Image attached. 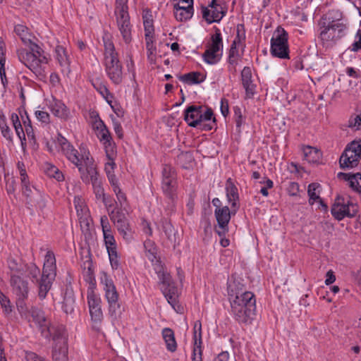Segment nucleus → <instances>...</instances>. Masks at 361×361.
Segmentation results:
<instances>
[{
    "mask_svg": "<svg viewBox=\"0 0 361 361\" xmlns=\"http://www.w3.org/2000/svg\"><path fill=\"white\" fill-rule=\"evenodd\" d=\"M57 142L63 154L78 169L82 181L85 184L91 183L93 192L97 200H102L106 204V198L102 183L99 177L94 161L89 151L80 149L81 153L74 148L68 140L61 134L58 135Z\"/></svg>",
    "mask_w": 361,
    "mask_h": 361,
    "instance_id": "1",
    "label": "nucleus"
},
{
    "mask_svg": "<svg viewBox=\"0 0 361 361\" xmlns=\"http://www.w3.org/2000/svg\"><path fill=\"white\" fill-rule=\"evenodd\" d=\"M145 256L152 262L154 269L158 276L161 290L164 295L168 302L175 308L178 304V288L172 281L171 275L164 271V267L161 264L160 258L157 257V248L150 240L144 243Z\"/></svg>",
    "mask_w": 361,
    "mask_h": 361,
    "instance_id": "2",
    "label": "nucleus"
},
{
    "mask_svg": "<svg viewBox=\"0 0 361 361\" xmlns=\"http://www.w3.org/2000/svg\"><path fill=\"white\" fill-rule=\"evenodd\" d=\"M229 295H235V298L231 302V306L235 320L240 324H251L256 312V299L254 293L250 291L234 292L231 289Z\"/></svg>",
    "mask_w": 361,
    "mask_h": 361,
    "instance_id": "3",
    "label": "nucleus"
},
{
    "mask_svg": "<svg viewBox=\"0 0 361 361\" xmlns=\"http://www.w3.org/2000/svg\"><path fill=\"white\" fill-rule=\"evenodd\" d=\"M30 44V51L21 49L18 51V59L38 80L45 81L47 78L45 65L48 63V58L44 51L38 44L35 43Z\"/></svg>",
    "mask_w": 361,
    "mask_h": 361,
    "instance_id": "4",
    "label": "nucleus"
},
{
    "mask_svg": "<svg viewBox=\"0 0 361 361\" xmlns=\"http://www.w3.org/2000/svg\"><path fill=\"white\" fill-rule=\"evenodd\" d=\"M184 120L188 125L201 130L209 131L216 128L213 110L202 105H190L184 111Z\"/></svg>",
    "mask_w": 361,
    "mask_h": 361,
    "instance_id": "5",
    "label": "nucleus"
},
{
    "mask_svg": "<svg viewBox=\"0 0 361 361\" xmlns=\"http://www.w3.org/2000/svg\"><path fill=\"white\" fill-rule=\"evenodd\" d=\"M104 47V67L109 80L115 85L123 82V73L118 54L116 51L113 42L109 38H103Z\"/></svg>",
    "mask_w": 361,
    "mask_h": 361,
    "instance_id": "6",
    "label": "nucleus"
},
{
    "mask_svg": "<svg viewBox=\"0 0 361 361\" xmlns=\"http://www.w3.org/2000/svg\"><path fill=\"white\" fill-rule=\"evenodd\" d=\"M56 275V257L53 251L48 250L44 258L42 276L39 284V298L43 300L49 291Z\"/></svg>",
    "mask_w": 361,
    "mask_h": 361,
    "instance_id": "7",
    "label": "nucleus"
},
{
    "mask_svg": "<svg viewBox=\"0 0 361 361\" xmlns=\"http://www.w3.org/2000/svg\"><path fill=\"white\" fill-rule=\"evenodd\" d=\"M128 0H116L115 15L118 28L126 44L132 40L130 16L128 13Z\"/></svg>",
    "mask_w": 361,
    "mask_h": 361,
    "instance_id": "8",
    "label": "nucleus"
},
{
    "mask_svg": "<svg viewBox=\"0 0 361 361\" xmlns=\"http://www.w3.org/2000/svg\"><path fill=\"white\" fill-rule=\"evenodd\" d=\"M288 34L285 29L278 26L271 39L270 52L274 57L289 59Z\"/></svg>",
    "mask_w": 361,
    "mask_h": 361,
    "instance_id": "9",
    "label": "nucleus"
},
{
    "mask_svg": "<svg viewBox=\"0 0 361 361\" xmlns=\"http://www.w3.org/2000/svg\"><path fill=\"white\" fill-rule=\"evenodd\" d=\"M101 282L104 286L105 298L109 304V314L111 317H116L121 314V310L116 286L106 274L101 278Z\"/></svg>",
    "mask_w": 361,
    "mask_h": 361,
    "instance_id": "10",
    "label": "nucleus"
},
{
    "mask_svg": "<svg viewBox=\"0 0 361 361\" xmlns=\"http://www.w3.org/2000/svg\"><path fill=\"white\" fill-rule=\"evenodd\" d=\"M361 159V140L352 141L342 153L339 164L343 169L357 166Z\"/></svg>",
    "mask_w": 361,
    "mask_h": 361,
    "instance_id": "11",
    "label": "nucleus"
},
{
    "mask_svg": "<svg viewBox=\"0 0 361 361\" xmlns=\"http://www.w3.org/2000/svg\"><path fill=\"white\" fill-rule=\"evenodd\" d=\"M346 28L345 24L340 21L332 20L327 25H323L320 32V39L324 45L335 42L344 35Z\"/></svg>",
    "mask_w": 361,
    "mask_h": 361,
    "instance_id": "12",
    "label": "nucleus"
},
{
    "mask_svg": "<svg viewBox=\"0 0 361 361\" xmlns=\"http://www.w3.org/2000/svg\"><path fill=\"white\" fill-rule=\"evenodd\" d=\"M42 336L47 339L51 338L54 346L68 345V335L63 324L51 323L48 327L42 329Z\"/></svg>",
    "mask_w": 361,
    "mask_h": 361,
    "instance_id": "13",
    "label": "nucleus"
},
{
    "mask_svg": "<svg viewBox=\"0 0 361 361\" xmlns=\"http://www.w3.org/2000/svg\"><path fill=\"white\" fill-rule=\"evenodd\" d=\"M235 214L233 212V207H231L229 209L228 206H224L221 209H215L214 215L218 225L215 227L214 231L219 237L224 236L228 233V223L231 215H235Z\"/></svg>",
    "mask_w": 361,
    "mask_h": 361,
    "instance_id": "14",
    "label": "nucleus"
},
{
    "mask_svg": "<svg viewBox=\"0 0 361 361\" xmlns=\"http://www.w3.org/2000/svg\"><path fill=\"white\" fill-rule=\"evenodd\" d=\"M161 231V238H164V243L167 247L172 246L175 248L178 244V232L172 225L171 220L168 218L163 217L159 225Z\"/></svg>",
    "mask_w": 361,
    "mask_h": 361,
    "instance_id": "15",
    "label": "nucleus"
},
{
    "mask_svg": "<svg viewBox=\"0 0 361 361\" xmlns=\"http://www.w3.org/2000/svg\"><path fill=\"white\" fill-rule=\"evenodd\" d=\"M87 298L92 321L100 323L103 319L100 298L91 289L87 290Z\"/></svg>",
    "mask_w": 361,
    "mask_h": 361,
    "instance_id": "16",
    "label": "nucleus"
},
{
    "mask_svg": "<svg viewBox=\"0 0 361 361\" xmlns=\"http://www.w3.org/2000/svg\"><path fill=\"white\" fill-rule=\"evenodd\" d=\"M10 284L12 288V291L16 297H28V282L20 276L11 274Z\"/></svg>",
    "mask_w": 361,
    "mask_h": 361,
    "instance_id": "17",
    "label": "nucleus"
},
{
    "mask_svg": "<svg viewBox=\"0 0 361 361\" xmlns=\"http://www.w3.org/2000/svg\"><path fill=\"white\" fill-rule=\"evenodd\" d=\"M212 9L210 11L207 6H201L202 18L209 24L214 22L219 23L226 13V8L221 5Z\"/></svg>",
    "mask_w": 361,
    "mask_h": 361,
    "instance_id": "18",
    "label": "nucleus"
},
{
    "mask_svg": "<svg viewBox=\"0 0 361 361\" xmlns=\"http://www.w3.org/2000/svg\"><path fill=\"white\" fill-rule=\"evenodd\" d=\"M225 189L227 200L233 207V212L236 213L240 208L239 195L238 188L231 178L226 180Z\"/></svg>",
    "mask_w": 361,
    "mask_h": 361,
    "instance_id": "19",
    "label": "nucleus"
},
{
    "mask_svg": "<svg viewBox=\"0 0 361 361\" xmlns=\"http://www.w3.org/2000/svg\"><path fill=\"white\" fill-rule=\"evenodd\" d=\"M242 85L245 88L246 96L248 98H252L256 93V85L253 83L251 68L245 66L241 71Z\"/></svg>",
    "mask_w": 361,
    "mask_h": 361,
    "instance_id": "20",
    "label": "nucleus"
},
{
    "mask_svg": "<svg viewBox=\"0 0 361 361\" xmlns=\"http://www.w3.org/2000/svg\"><path fill=\"white\" fill-rule=\"evenodd\" d=\"M33 195L30 200L26 201L27 208L31 211V214L35 209L42 212L47 205L45 196L36 188H34Z\"/></svg>",
    "mask_w": 361,
    "mask_h": 361,
    "instance_id": "21",
    "label": "nucleus"
},
{
    "mask_svg": "<svg viewBox=\"0 0 361 361\" xmlns=\"http://www.w3.org/2000/svg\"><path fill=\"white\" fill-rule=\"evenodd\" d=\"M331 212L332 216L338 221H341L345 216H348L346 202L344 201L343 197L340 196L336 197L334 204L331 207Z\"/></svg>",
    "mask_w": 361,
    "mask_h": 361,
    "instance_id": "22",
    "label": "nucleus"
},
{
    "mask_svg": "<svg viewBox=\"0 0 361 361\" xmlns=\"http://www.w3.org/2000/svg\"><path fill=\"white\" fill-rule=\"evenodd\" d=\"M75 299L72 288L67 287L63 294L62 309L66 314H71L74 311Z\"/></svg>",
    "mask_w": 361,
    "mask_h": 361,
    "instance_id": "23",
    "label": "nucleus"
},
{
    "mask_svg": "<svg viewBox=\"0 0 361 361\" xmlns=\"http://www.w3.org/2000/svg\"><path fill=\"white\" fill-rule=\"evenodd\" d=\"M30 315L33 321L37 324L40 331L42 332V329H45L49 326L51 322L47 320L44 312L35 307H32L30 310Z\"/></svg>",
    "mask_w": 361,
    "mask_h": 361,
    "instance_id": "24",
    "label": "nucleus"
},
{
    "mask_svg": "<svg viewBox=\"0 0 361 361\" xmlns=\"http://www.w3.org/2000/svg\"><path fill=\"white\" fill-rule=\"evenodd\" d=\"M321 185L317 183H312L308 185L307 194L309 196V203L312 205L315 201H319L322 207L327 209V205L324 203L323 200L319 196V188Z\"/></svg>",
    "mask_w": 361,
    "mask_h": 361,
    "instance_id": "25",
    "label": "nucleus"
},
{
    "mask_svg": "<svg viewBox=\"0 0 361 361\" xmlns=\"http://www.w3.org/2000/svg\"><path fill=\"white\" fill-rule=\"evenodd\" d=\"M161 334L165 342L166 349L171 353L175 352L177 349V343L173 331L170 328H164L162 330Z\"/></svg>",
    "mask_w": 361,
    "mask_h": 361,
    "instance_id": "26",
    "label": "nucleus"
},
{
    "mask_svg": "<svg viewBox=\"0 0 361 361\" xmlns=\"http://www.w3.org/2000/svg\"><path fill=\"white\" fill-rule=\"evenodd\" d=\"M97 128L100 130V140L104 141V144L105 145L106 150L109 149V148L112 149L111 145V137L110 133L106 128L104 123L99 118V121H96Z\"/></svg>",
    "mask_w": 361,
    "mask_h": 361,
    "instance_id": "27",
    "label": "nucleus"
},
{
    "mask_svg": "<svg viewBox=\"0 0 361 361\" xmlns=\"http://www.w3.org/2000/svg\"><path fill=\"white\" fill-rule=\"evenodd\" d=\"M215 33L211 36V43L207 46V49L221 52L223 49V39L220 30L214 27Z\"/></svg>",
    "mask_w": 361,
    "mask_h": 361,
    "instance_id": "28",
    "label": "nucleus"
},
{
    "mask_svg": "<svg viewBox=\"0 0 361 361\" xmlns=\"http://www.w3.org/2000/svg\"><path fill=\"white\" fill-rule=\"evenodd\" d=\"M7 264L11 274L23 275L25 269L26 264L23 263L21 259H16L13 257H9L7 260Z\"/></svg>",
    "mask_w": 361,
    "mask_h": 361,
    "instance_id": "29",
    "label": "nucleus"
},
{
    "mask_svg": "<svg viewBox=\"0 0 361 361\" xmlns=\"http://www.w3.org/2000/svg\"><path fill=\"white\" fill-rule=\"evenodd\" d=\"M304 158L309 163H318L320 160L321 152L315 147L305 146L303 148Z\"/></svg>",
    "mask_w": 361,
    "mask_h": 361,
    "instance_id": "30",
    "label": "nucleus"
},
{
    "mask_svg": "<svg viewBox=\"0 0 361 361\" xmlns=\"http://www.w3.org/2000/svg\"><path fill=\"white\" fill-rule=\"evenodd\" d=\"M43 170L47 176L54 178L57 181L60 182L64 180L62 172L56 166L50 163H45L43 166Z\"/></svg>",
    "mask_w": 361,
    "mask_h": 361,
    "instance_id": "31",
    "label": "nucleus"
},
{
    "mask_svg": "<svg viewBox=\"0 0 361 361\" xmlns=\"http://www.w3.org/2000/svg\"><path fill=\"white\" fill-rule=\"evenodd\" d=\"M14 32L20 38L25 44L32 43V35L29 32V29L24 25L18 24L14 27Z\"/></svg>",
    "mask_w": 361,
    "mask_h": 361,
    "instance_id": "32",
    "label": "nucleus"
},
{
    "mask_svg": "<svg viewBox=\"0 0 361 361\" xmlns=\"http://www.w3.org/2000/svg\"><path fill=\"white\" fill-rule=\"evenodd\" d=\"M193 12V6L191 4H188L186 5V8L173 11V14L177 20L183 22L190 19L192 17Z\"/></svg>",
    "mask_w": 361,
    "mask_h": 361,
    "instance_id": "33",
    "label": "nucleus"
},
{
    "mask_svg": "<svg viewBox=\"0 0 361 361\" xmlns=\"http://www.w3.org/2000/svg\"><path fill=\"white\" fill-rule=\"evenodd\" d=\"M52 358L53 361H68V345L53 346Z\"/></svg>",
    "mask_w": 361,
    "mask_h": 361,
    "instance_id": "34",
    "label": "nucleus"
},
{
    "mask_svg": "<svg viewBox=\"0 0 361 361\" xmlns=\"http://www.w3.org/2000/svg\"><path fill=\"white\" fill-rule=\"evenodd\" d=\"M222 53L207 49L202 54L204 61L210 65L217 63L221 59Z\"/></svg>",
    "mask_w": 361,
    "mask_h": 361,
    "instance_id": "35",
    "label": "nucleus"
},
{
    "mask_svg": "<svg viewBox=\"0 0 361 361\" xmlns=\"http://www.w3.org/2000/svg\"><path fill=\"white\" fill-rule=\"evenodd\" d=\"M119 224L116 225L119 233L122 235L124 240L126 241H130L133 238V232L130 227V224L128 221H119Z\"/></svg>",
    "mask_w": 361,
    "mask_h": 361,
    "instance_id": "36",
    "label": "nucleus"
},
{
    "mask_svg": "<svg viewBox=\"0 0 361 361\" xmlns=\"http://www.w3.org/2000/svg\"><path fill=\"white\" fill-rule=\"evenodd\" d=\"M201 73L200 72H190L178 76V79L187 84H200L203 82L204 79H200Z\"/></svg>",
    "mask_w": 361,
    "mask_h": 361,
    "instance_id": "37",
    "label": "nucleus"
},
{
    "mask_svg": "<svg viewBox=\"0 0 361 361\" xmlns=\"http://www.w3.org/2000/svg\"><path fill=\"white\" fill-rule=\"evenodd\" d=\"M165 197L166 198L163 206L166 212V215H169L171 214L176 209L177 194L165 195Z\"/></svg>",
    "mask_w": 361,
    "mask_h": 361,
    "instance_id": "38",
    "label": "nucleus"
},
{
    "mask_svg": "<svg viewBox=\"0 0 361 361\" xmlns=\"http://www.w3.org/2000/svg\"><path fill=\"white\" fill-rule=\"evenodd\" d=\"M161 188L164 195L176 194V178L169 179L162 178Z\"/></svg>",
    "mask_w": 361,
    "mask_h": 361,
    "instance_id": "39",
    "label": "nucleus"
},
{
    "mask_svg": "<svg viewBox=\"0 0 361 361\" xmlns=\"http://www.w3.org/2000/svg\"><path fill=\"white\" fill-rule=\"evenodd\" d=\"M25 134L27 135L29 143L34 148L36 149L38 146L37 140L34 133V130L32 126L31 121H28L27 123L24 121Z\"/></svg>",
    "mask_w": 361,
    "mask_h": 361,
    "instance_id": "40",
    "label": "nucleus"
},
{
    "mask_svg": "<svg viewBox=\"0 0 361 361\" xmlns=\"http://www.w3.org/2000/svg\"><path fill=\"white\" fill-rule=\"evenodd\" d=\"M56 59L61 66H67L69 64L68 57L65 48L58 45L55 49Z\"/></svg>",
    "mask_w": 361,
    "mask_h": 361,
    "instance_id": "41",
    "label": "nucleus"
},
{
    "mask_svg": "<svg viewBox=\"0 0 361 361\" xmlns=\"http://www.w3.org/2000/svg\"><path fill=\"white\" fill-rule=\"evenodd\" d=\"M24 274H26L27 276L31 279L32 281L36 280L38 285L39 284L40 279H38V276L40 274V269L35 264H26Z\"/></svg>",
    "mask_w": 361,
    "mask_h": 361,
    "instance_id": "42",
    "label": "nucleus"
},
{
    "mask_svg": "<svg viewBox=\"0 0 361 361\" xmlns=\"http://www.w3.org/2000/svg\"><path fill=\"white\" fill-rule=\"evenodd\" d=\"M193 340L194 345H202V323L197 320L193 326Z\"/></svg>",
    "mask_w": 361,
    "mask_h": 361,
    "instance_id": "43",
    "label": "nucleus"
},
{
    "mask_svg": "<svg viewBox=\"0 0 361 361\" xmlns=\"http://www.w3.org/2000/svg\"><path fill=\"white\" fill-rule=\"evenodd\" d=\"M84 264L85 266L87 264V269L84 273L85 279L92 286L90 290H93V287L96 284V281L94 276L93 270L92 269V263L90 260H87L86 262L84 263Z\"/></svg>",
    "mask_w": 361,
    "mask_h": 361,
    "instance_id": "44",
    "label": "nucleus"
},
{
    "mask_svg": "<svg viewBox=\"0 0 361 361\" xmlns=\"http://www.w3.org/2000/svg\"><path fill=\"white\" fill-rule=\"evenodd\" d=\"M103 235L107 251L111 250V248H112V250L116 249V240L112 234L111 230L105 231V233H103Z\"/></svg>",
    "mask_w": 361,
    "mask_h": 361,
    "instance_id": "45",
    "label": "nucleus"
},
{
    "mask_svg": "<svg viewBox=\"0 0 361 361\" xmlns=\"http://www.w3.org/2000/svg\"><path fill=\"white\" fill-rule=\"evenodd\" d=\"M354 191L361 193V173H353L349 185Z\"/></svg>",
    "mask_w": 361,
    "mask_h": 361,
    "instance_id": "46",
    "label": "nucleus"
},
{
    "mask_svg": "<svg viewBox=\"0 0 361 361\" xmlns=\"http://www.w3.org/2000/svg\"><path fill=\"white\" fill-rule=\"evenodd\" d=\"M0 129L1 131L2 135L9 141L12 140V133L11 129L8 126L6 119L4 116L3 118H0Z\"/></svg>",
    "mask_w": 361,
    "mask_h": 361,
    "instance_id": "47",
    "label": "nucleus"
},
{
    "mask_svg": "<svg viewBox=\"0 0 361 361\" xmlns=\"http://www.w3.org/2000/svg\"><path fill=\"white\" fill-rule=\"evenodd\" d=\"M238 55V51L236 47L235 41H233L231 45V48L229 50L228 54V63L231 65L235 66L237 65V59L236 57Z\"/></svg>",
    "mask_w": 361,
    "mask_h": 361,
    "instance_id": "48",
    "label": "nucleus"
},
{
    "mask_svg": "<svg viewBox=\"0 0 361 361\" xmlns=\"http://www.w3.org/2000/svg\"><path fill=\"white\" fill-rule=\"evenodd\" d=\"M111 267L114 269H118L119 266L118 256L116 249L111 248V250L107 251Z\"/></svg>",
    "mask_w": 361,
    "mask_h": 361,
    "instance_id": "49",
    "label": "nucleus"
},
{
    "mask_svg": "<svg viewBox=\"0 0 361 361\" xmlns=\"http://www.w3.org/2000/svg\"><path fill=\"white\" fill-rule=\"evenodd\" d=\"M349 49L353 52H357L361 50V29H359L355 36V42L349 47Z\"/></svg>",
    "mask_w": 361,
    "mask_h": 361,
    "instance_id": "50",
    "label": "nucleus"
},
{
    "mask_svg": "<svg viewBox=\"0 0 361 361\" xmlns=\"http://www.w3.org/2000/svg\"><path fill=\"white\" fill-rule=\"evenodd\" d=\"M15 128V131L16 133V135L18 136L19 139L20 140L21 146L23 149L26 147V137L25 131L22 127L21 124H18L17 126H13Z\"/></svg>",
    "mask_w": 361,
    "mask_h": 361,
    "instance_id": "51",
    "label": "nucleus"
},
{
    "mask_svg": "<svg viewBox=\"0 0 361 361\" xmlns=\"http://www.w3.org/2000/svg\"><path fill=\"white\" fill-rule=\"evenodd\" d=\"M233 112L236 128L240 129L244 121L241 109L239 106H235L233 107Z\"/></svg>",
    "mask_w": 361,
    "mask_h": 361,
    "instance_id": "52",
    "label": "nucleus"
},
{
    "mask_svg": "<svg viewBox=\"0 0 361 361\" xmlns=\"http://www.w3.org/2000/svg\"><path fill=\"white\" fill-rule=\"evenodd\" d=\"M23 192L26 196V201L30 200L32 196L34 195V187H31L29 183L28 179H26L25 183H22Z\"/></svg>",
    "mask_w": 361,
    "mask_h": 361,
    "instance_id": "53",
    "label": "nucleus"
},
{
    "mask_svg": "<svg viewBox=\"0 0 361 361\" xmlns=\"http://www.w3.org/2000/svg\"><path fill=\"white\" fill-rule=\"evenodd\" d=\"M35 116L37 118L39 121H40L42 123L44 124H49L50 122V116L49 114L44 111H36Z\"/></svg>",
    "mask_w": 361,
    "mask_h": 361,
    "instance_id": "54",
    "label": "nucleus"
},
{
    "mask_svg": "<svg viewBox=\"0 0 361 361\" xmlns=\"http://www.w3.org/2000/svg\"><path fill=\"white\" fill-rule=\"evenodd\" d=\"M346 211L348 213V217H354L358 212V207L356 204H353L348 200L346 202Z\"/></svg>",
    "mask_w": 361,
    "mask_h": 361,
    "instance_id": "55",
    "label": "nucleus"
},
{
    "mask_svg": "<svg viewBox=\"0 0 361 361\" xmlns=\"http://www.w3.org/2000/svg\"><path fill=\"white\" fill-rule=\"evenodd\" d=\"M192 361H202V350L201 345H194L192 355Z\"/></svg>",
    "mask_w": 361,
    "mask_h": 361,
    "instance_id": "56",
    "label": "nucleus"
},
{
    "mask_svg": "<svg viewBox=\"0 0 361 361\" xmlns=\"http://www.w3.org/2000/svg\"><path fill=\"white\" fill-rule=\"evenodd\" d=\"M106 156L108 157L109 159L111 160V161H109L105 164L104 167L106 175H109L114 173V169L116 164L113 161V158L111 157L110 153L109 152V149H106Z\"/></svg>",
    "mask_w": 361,
    "mask_h": 361,
    "instance_id": "57",
    "label": "nucleus"
},
{
    "mask_svg": "<svg viewBox=\"0 0 361 361\" xmlns=\"http://www.w3.org/2000/svg\"><path fill=\"white\" fill-rule=\"evenodd\" d=\"M299 184L296 182H290L287 188V192L290 196H297L299 192Z\"/></svg>",
    "mask_w": 361,
    "mask_h": 361,
    "instance_id": "58",
    "label": "nucleus"
},
{
    "mask_svg": "<svg viewBox=\"0 0 361 361\" xmlns=\"http://www.w3.org/2000/svg\"><path fill=\"white\" fill-rule=\"evenodd\" d=\"M17 168L19 170L21 183H25L26 182V179L28 178V176L26 173L24 163L22 161H18L17 163Z\"/></svg>",
    "mask_w": 361,
    "mask_h": 361,
    "instance_id": "59",
    "label": "nucleus"
},
{
    "mask_svg": "<svg viewBox=\"0 0 361 361\" xmlns=\"http://www.w3.org/2000/svg\"><path fill=\"white\" fill-rule=\"evenodd\" d=\"M112 190L116 194V197L121 205L123 202H126L127 197L126 194L122 191L119 185L114 187Z\"/></svg>",
    "mask_w": 361,
    "mask_h": 361,
    "instance_id": "60",
    "label": "nucleus"
},
{
    "mask_svg": "<svg viewBox=\"0 0 361 361\" xmlns=\"http://www.w3.org/2000/svg\"><path fill=\"white\" fill-rule=\"evenodd\" d=\"M168 178L169 179L176 178L173 169L168 165H165L162 171V178Z\"/></svg>",
    "mask_w": 361,
    "mask_h": 361,
    "instance_id": "61",
    "label": "nucleus"
},
{
    "mask_svg": "<svg viewBox=\"0 0 361 361\" xmlns=\"http://www.w3.org/2000/svg\"><path fill=\"white\" fill-rule=\"evenodd\" d=\"M25 359L27 361H47L44 357L38 355L37 353L34 352H26L25 353Z\"/></svg>",
    "mask_w": 361,
    "mask_h": 361,
    "instance_id": "62",
    "label": "nucleus"
},
{
    "mask_svg": "<svg viewBox=\"0 0 361 361\" xmlns=\"http://www.w3.org/2000/svg\"><path fill=\"white\" fill-rule=\"evenodd\" d=\"M114 131L119 139L123 137V128L121 123L116 119H112Z\"/></svg>",
    "mask_w": 361,
    "mask_h": 361,
    "instance_id": "63",
    "label": "nucleus"
},
{
    "mask_svg": "<svg viewBox=\"0 0 361 361\" xmlns=\"http://www.w3.org/2000/svg\"><path fill=\"white\" fill-rule=\"evenodd\" d=\"M27 298L16 297V306L20 312H24L27 310L25 300Z\"/></svg>",
    "mask_w": 361,
    "mask_h": 361,
    "instance_id": "64",
    "label": "nucleus"
}]
</instances>
